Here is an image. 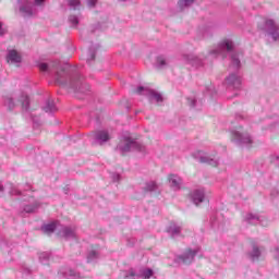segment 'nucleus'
Returning <instances> with one entry per match:
<instances>
[{"label": "nucleus", "instance_id": "ea45409f", "mask_svg": "<svg viewBox=\"0 0 279 279\" xmlns=\"http://www.w3.org/2000/svg\"><path fill=\"white\" fill-rule=\"evenodd\" d=\"M271 162H275V165H279V156H272Z\"/></svg>", "mask_w": 279, "mask_h": 279}, {"label": "nucleus", "instance_id": "79ce46f5", "mask_svg": "<svg viewBox=\"0 0 279 279\" xmlns=\"http://www.w3.org/2000/svg\"><path fill=\"white\" fill-rule=\"evenodd\" d=\"M266 123H268L270 126H269V130H274V125L271 124V120L267 119L266 120Z\"/></svg>", "mask_w": 279, "mask_h": 279}, {"label": "nucleus", "instance_id": "72a5a7b5", "mask_svg": "<svg viewBox=\"0 0 279 279\" xmlns=\"http://www.w3.org/2000/svg\"><path fill=\"white\" fill-rule=\"evenodd\" d=\"M201 32L203 34V38H208V36L213 34V28L205 26L201 29Z\"/></svg>", "mask_w": 279, "mask_h": 279}, {"label": "nucleus", "instance_id": "c756f323", "mask_svg": "<svg viewBox=\"0 0 279 279\" xmlns=\"http://www.w3.org/2000/svg\"><path fill=\"white\" fill-rule=\"evenodd\" d=\"M195 3V0H179L178 5L181 8V10H184V8H190V5H193Z\"/></svg>", "mask_w": 279, "mask_h": 279}, {"label": "nucleus", "instance_id": "f8f14e48", "mask_svg": "<svg viewBox=\"0 0 279 279\" xmlns=\"http://www.w3.org/2000/svg\"><path fill=\"white\" fill-rule=\"evenodd\" d=\"M93 141L95 145H106V143H108V141H110V134L108 133V131H96L93 134Z\"/></svg>", "mask_w": 279, "mask_h": 279}, {"label": "nucleus", "instance_id": "bb28decb", "mask_svg": "<svg viewBox=\"0 0 279 279\" xmlns=\"http://www.w3.org/2000/svg\"><path fill=\"white\" fill-rule=\"evenodd\" d=\"M4 106H7V108H9V110H14V108H16V101H14V98L8 96L4 99Z\"/></svg>", "mask_w": 279, "mask_h": 279}, {"label": "nucleus", "instance_id": "f03ea898", "mask_svg": "<svg viewBox=\"0 0 279 279\" xmlns=\"http://www.w3.org/2000/svg\"><path fill=\"white\" fill-rule=\"evenodd\" d=\"M211 58H226L230 56L231 66L235 70L241 69V58H243V52L234 48V41L232 39L222 40L216 48L209 51Z\"/></svg>", "mask_w": 279, "mask_h": 279}, {"label": "nucleus", "instance_id": "a211bd4d", "mask_svg": "<svg viewBox=\"0 0 279 279\" xmlns=\"http://www.w3.org/2000/svg\"><path fill=\"white\" fill-rule=\"evenodd\" d=\"M199 162L210 165L211 167H217V165H219V160L217 159V157H210L208 155H201Z\"/></svg>", "mask_w": 279, "mask_h": 279}, {"label": "nucleus", "instance_id": "c9c22d12", "mask_svg": "<svg viewBox=\"0 0 279 279\" xmlns=\"http://www.w3.org/2000/svg\"><path fill=\"white\" fill-rule=\"evenodd\" d=\"M5 34H8V26L3 22H0V38H3Z\"/></svg>", "mask_w": 279, "mask_h": 279}, {"label": "nucleus", "instance_id": "e433bc0d", "mask_svg": "<svg viewBox=\"0 0 279 279\" xmlns=\"http://www.w3.org/2000/svg\"><path fill=\"white\" fill-rule=\"evenodd\" d=\"M187 104L191 108H197V99L195 98H187Z\"/></svg>", "mask_w": 279, "mask_h": 279}, {"label": "nucleus", "instance_id": "dca6fc26", "mask_svg": "<svg viewBox=\"0 0 279 279\" xmlns=\"http://www.w3.org/2000/svg\"><path fill=\"white\" fill-rule=\"evenodd\" d=\"M168 182L173 191H180L182 187V178H180L178 174H170L168 177Z\"/></svg>", "mask_w": 279, "mask_h": 279}, {"label": "nucleus", "instance_id": "4be33fe9", "mask_svg": "<svg viewBox=\"0 0 279 279\" xmlns=\"http://www.w3.org/2000/svg\"><path fill=\"white\" fill-rule=\"evenodd\" d=\"M169 64V61L167 59V57L165 56H158L156 59V63L155 66L157 69H166V66Z\"/></svg>", "mask_w": 279, "mask_h": 279}, {"label": "nucleus", "instance_id": "37998d69", "mask_svg": "<svg viewBox=\"0 0 279 279\" xmlns=\"http://www.w3.org/2000/svg\"><path fill=\"white\" fill-rule=\"evenodd\" d=\"M5 191V187L3 185H0V193H3Z\"/></svg>", "mask_w": 279, "mask_h": 279}, {"label": "nucleus", "instance_id": "9d476101", "mask_svg": "<svg viewBox=\"0 0 279 279\" xmlns=\"http://www.w3.org/2000/svg\"><path fill=\"white\" fill-rule=\"evenodd\" d=\"M201 251V247L187 248L182 255L178 257V262L183 263V265H191V263L195 260V256H197Z\"/></svg>", "mask_w": 279, "mask_h": 279}, {"label": "nucleus", "instance_id": "1a4fd4ad", "mask_svg": "<svg viewBox=\"0 0 279 279\" xmlns=\"http://www.w3.org/2000/svg\"><path fill=\"white\" fill-rule=\"evenodd\" d=\"M225 84L229 90H241V75L238 72L229 74L225 81Z\"/></svg>", "mask_w": 279, "mask_h": 279}, {"label": "nucleus", "instance_id": "b1692460", "mask_svg": "<svg viewBox=\"0 0 279 279\" xmlns=\"http://www.w3.org/2000/svg\"><path fill=\"white\" fill-rule=\"evenodd\" d=\"M144 189L148 193H158V184L154 181L147 182Z\"/></svg>", "mask_w": 279, "mask_h": 279}, {"label": "nucleus", "instance_id": "cd10ccee", "mask_svg": "<svg viewBox=\"0 0 279 279\" xmlns=\"http://www.w3.org/2000/svg\"><path fill=\"white\" fill-rule=\"evenodd\" d=\"M99 258V253L97 251H89L87 255V263H96Z\"/></svg>", "mask_w": 279, "mask_h": 279}, {"label": "nucleus", "instance_id": "473e14b6", "mask_svg": "<svg viewBox=\"0 0 279 279\" xmlns=\"http://www.w3.org/2000/svg\"><path fill=\"white\" fill-rule=\"evenodd\" d=\"M97 47H98V46H96L95 48H90V49L88 50V54H87V58H86L87 64H90V62H92L93 60H95V49H97Z\"/></svg>", "mask_w": 279, "mask_h": 279}, {"label": "nucleus", "instance_id": "412c9836", "mask_svg": "<svg viewBox=\"0 0 279 279\" xmlns=\"http://www.w3.org/2000/svg\"><path fill=\"white\" fill-rule=\"evenodd\" d=\"M39 207H40V203L35 201L31 205H24L23 213H27V214L36 213V210H38Z\"/></svg>", "mask_w": 279, "mask_h": 279}, {"label": "nucleus", "instance_id": "aec40b11", "mask_svg": "<svg viewBox=\"0 0 279 279\" xmlns=\"http://www.w3.org/2000/svg\"><path fill=\"white\" fill-rule=\"evenodd\" d=\"M43 110H45L48 114H53L58 110V107H56V102L49 98L46 100V105L43 107Z\"/></svg>", "mask_w": 279, "mask_h": 279}, {"label": "nucleus", "instance_id": "4468645a", "mask_svg": "<svg viewBox=\"0 0 279 279\" xmlns=\"http://www.w3.org/2000/svg\"><path fill=\"white\" fill-rule=\"evenodd\" d=\"M166 232L171 236V239H178V236L182 234V226L177 222H170Z\"/></svg>", "mask_w": 279, "mask_h": 279}, {"label": "nucleus", "instance_id": "5701e85b", "mask_svg": "<svg viewBox=\"0 0 279 279\" xmlns=\"http://www.w3.org/2000/svg\"><path fill=\"white\" fill-rule=\"evenodd\" d=\"M62 275L64 276V278L66 279H75V278H80V274H77L75 270L68 268L64 271H62Z\"/></svg>", "mask_w": 279, "mask_h": 279}, {"label": "nucleus", "instance_id": "423d86ee", "mask_svg": "<svg viewBox=\"0 0 279 279\" xmlns=\"http://www.w3.org/2000/svg\"><path fill=\"white\" fill-rule=\"evenodd\" d=\"M231 141L240 147H250L254 143L252 136L244 132L241 126L231 131Z\"/></svg>", "mask_w": 279, "mask_h": 279}, {"label": "nucleus", "instance_id": "2f4dec72", "mask_svg": "<svg viewBox=\"0 0 279 279\" xmlns=\"http://www.w3.org/2000/svg\"><path fill=\"white\" fill-rule=\"evenodd\" d=\"M69 23L72 27H77L80 25V17L77 15H70Z\"/></svg>", "mask_w": 279, "mask_h": 279}, {"label": "nucleus", "instance_id": "4c0bfd02", "mask_svg": "<svg viewBox=\"0 0 279 279\" xmlns=\"http://www.w3.org/2000/svg\"><path fill=\"white\" fill-rule=\"evenodd\" d=\"M111 180H112L113 182H120V181H121V174H119V173H112V174H111Z\"/></svg>", "mask_w": 279, "mask_h": 279}, {"label": "nucleus", "instance_id": "39448f33", "mask_svg": "<svg viewBox=\"0 0 279 279\" xmlns=\"http://www.w3.org/2000/svg\"><path fill=\"white\" fill-rule=\"evenodd\" d=\"M259 29L265 32L268 38H271L274 43L279 40V24L274 20H265L263 19L258 24Z\"/></svg>", "mask_w": 279, "mask_h": 279}, {"label": "nucleus", "instance_id": "f704fd0d", "mask_svg": "<svg viewBox=\"0 0 279 279\" xmlns=\"http://www.w3.org/2000/svg\"><path fill=\"white\" fill-rule=\"evenodd\" d=\"M68 3L73 10H80V0H68Z\"/></svg>", "mask_w": 279, "mask_h": 279}, {"label": "nucleus", "instance_id": "6ab92c4d", "mask_svg": "<svg viewBox=\"0 0 279 279\" xmlns=\"http://www.w3.org/2000/svg\"><path fill=\"white\" fill-rule=\"evenodd\" d=\"M183 60L187 62V64H191L192 66H199L202 64V60L197 58L195 54H185L183 57Z\"/></svg>", "mask_w": 279, "mask_h": 279}, {"label": "nucleus", "instance_id": "f3484780", "mask_svg": "<svg viewBox=\"0 0 279 279\" xmlns=\"http://www.w3.org/2000/svg\"><path fill=\"white\" fill-rule=\"evenodd\" d=\"M244 221L245 223H250L251 226H256L260 223V221L263 220L260 219V216L257 214H246L244 216Z\"/></svg>", "mask_w": 279, "mask_h": 279}, {"label": "nucleus", "instance_id": "9b49d317", "mask_svg": "<svg viewBox=\"0 0 279 279\" xmlns=\"http://www.w3.org/2000/svg\"><path fill=\"white\" fill-rule=\"evenodd\" d=\"M151 276H154V270L150 268L142 269L140 274H136L135 269H130L129 272L124 276L126 279H135V278H142V279H149Z\"/></svg>", "mask_w": 279, "mask_h": 279}, {"label": "nucleus", "instance_id": "a19ab883", "mask_svg": "<svg viewBox=\"0 0 279 279\" xmlns=\"http://www.w3.org/2000/svg\"><path fill=\"white\" fill-rule=\"evenodd\" d=\"M207 92H209V94L213 95V93H215V87L210 85L209 87H207Z\"/></svg>", "mask_w": 279, "mask_h": 279}, {"label": "nucleus", "instance_id": "7c9ffc66", "mask_svg": "<svg viewBox=\"0 0 279 279\" xmlns=\"http://www.w3.org/2000/svg\"><path fill=\"white\" fill-rule=\"evenodd\" d=\"M5 189L9 190L10 195H21V191H19L12 183L7 184Z\"/></svg>", "mask_w": 279, "mask_h": 279}, {"label": "nucleus", "instance_id": "0eeeda50", "mask_svg": "<svg viewBox=\"0 0 279 279\" xmlns=\"http://www.w3.org/2000/svg\"><path fill=\"white\" fill-rule=\"evenodd\" d=\"M136 93H137V95L147 96L150 104H157V106H160V104H162V101H165L162 94H160V92H157L156 89H147L143 86H140V87H137Z\"/></svg>", "mask_w": 279, "mask_h": 279}, {"label": "nucleus", "instance_id": "2eb2a0df", "mask_svg": "<svg viewBox=\"0 0 279 279\" xmlns=\"http://www.w3.org/2000/svg\"><path fill=\"white\" fill-rule=\"evenodd\" d=\"M23 57L21 53L14 49L8 50L7 62L8 64H21Z\"/></svg>", "mask_w": 279, "mask_h": 279}, {"label": "nucleus", "instance_id": "f257e3e1", "mask_svg": "<svg viewBox=\"0 0 279 279\" xmlns=\"http://www.w3.org/2000/svg\"><path fill=\"white\" fill-rule=\"evenodd\" d=\"M38 69L43 73L53 75L54 82L59 86L70 88L73 93H86V90H90V86L84 84L82 74H80V70L75 66H70L69 64L61 65L60 61H51L49 63H39Z\"/></svg>", "mask_w": 279, "mask_h": 279}, {"label": "nucleus", "instance_id": "58836bf2", "mask_svg": "<svg viewBox=\"0 0 279 279\" xmlns=\"http://www.w3.org/2000/svg\"><path fill=\"white\" fill-rule=\"evenodd\" d=\"M88 8H95L97 5V0H87Z\"/></svg>", "mask_w": 279, "mask_h": 279}, {"label": "nucleus", "instance_id": "393cba45", "mask_svg": "<svg viewBox=\"0 0 279 279\" xmlns=\"http://www.w3.org/2000/svg\"><path fill=\"white\" fill-rule=\"evenodd\" d=\"M260 248H258V246H253V250L250 252L248 256L251 258V260H258V258H260Z\"/></svg>", "mask_w": 279, "mask_h": 279}, {"label": "nucleus", "instance_id": "7ed1b4c3", "mask_svg": "<svg viewBox=\"0 0 279 279\" xmlns=\"http://www.w3.org/2000/svg\"><path fill=\"white\" fill-rule=\"evenodd\" d=\"M117 149L120 154H128V151H138V154H142L145 156L147 154V147L136 140L132 138L130 134H125L120 140V143L117 146Z\"/></svg>", "mask_w": 279, "mask_h": 279}, {"label": "nucleus", "instance_id": "20e7f679", "mask_svg": "<svg viewBox=\"0 0 279 279\" xmlns=\"http://www.w3.org/2000/svg\"><path fill=\"white\" fill-rule=\"evenodd\" d=\"M41 230L46 234H51V233L56 232V230H57L58 236H61V239H66V241H71V239L77 238L75 230L73 228L60 227L56 222L45 225L44 227H41Z\"/></svg>", "mask_w": 279, "mask_h": 279}, {"label": "nucleus", "instance_id": "c85d7f7f", "mask_svg": "<svg viewBox=\"0 0 279 279\" xmlns=\"http://www.w3.org/2000/svg\"><path fill=\"white\" fill-rule=\"evenodd\" d=\"M49 258H51V254L44 252L39 254V262L41 265H48Z\"/></svg>", "mask_w": 279, "mask_h": 279}, {"label": "nucleus", "instance_id": "a878e982", "mask_svg": "<svg viewBox=\"0 0 279 279\" xmlns=\"http://www.w3.org/2000/svg\"><path fill=\"white\" fill-rule=\"evenodd\" d=\"M19 101L21 102L23 110H29V97L26 94H23Z\"/></svg>", "mask_w": 279, "mask_h": 279}, {"label": "nucleus", "instance_id": "ddd939ff", "mask_svg": "<svg viewBox=\"0 0 279 279\" xmlns=\"http://www.w3.org/2000/svg\"><path fill=\"white\" fill-rule=\"evenodd\" d=\"M191 201L195 206L206 202V191L204 189H196L191 193Z\"/></svg>", "mask_w": 279, "mask_h": 279}, {"label": "nucleus", "instance_id": "6e6552de", "mask_svg": "<svg viewBox=\"0 0 279 279\" xmlns=\"http://www.w3.org/2000/svg\"><path fill=\"white\" fill-rule=\"evenodd\" d=\"M21 7L20 12L23 16H32L34 14V5H43L45 0H35L34 3L29 0H20Z\"/></svg>", "mask_w": 279, "mask_h": 279}]
</instances>
